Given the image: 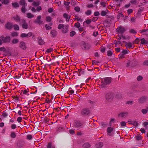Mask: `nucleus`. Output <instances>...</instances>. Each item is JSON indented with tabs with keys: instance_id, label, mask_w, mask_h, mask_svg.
Wrapping results in <instances>:
<instances>
[{
	"instance_id": "nucleus-1",
	"label": "nucleus",
	"mask_w": 148,
	"mask_h": 148,
	"mask_svg": "<svg viewBox=\"0 0 148 148\" xmlns=\"http://www.w3.org/2000/svg\"><path fill=\"white\" fill-rule=\"evenodd\" d=\"M69 26L68 25H64L62 24H59L58 27V29H62V32L63 33H67L68 31Z\"/></svg>"
},
{
	"instance_id": "nucleus-2",
	"label": "nucleus",
	"mask_w": 148,
	"mask_h": 148,
	"mask_svg": "<svg viewBox=\"0 0 148 148\" xmlns=\"http://www.w3.org/2000/svg\"><path fill=\"white\" fill-rule=\"evenodd\" d=\"M111 78L110 77H106L103 78L101 80V86L104 87L106 85L110 83Z\"/></svg>"
},
{
	"instance_id": "nucleus-3",
	"label": "nucleus",
	"mask_w": 148,
	"mask_h": 148,
	"mask_svg": "<svg viewBox=\"0 0 148 148\" xmlns=\"http://www.w3.org/2000/svg\"><path fill=\"white\" fill-rule=\"evenodd\" d=\"M116 30L118 34L121 35L125 31V30L124 27L120 26L118 27L116 29Z\"/></svg>"
},
{
	"instance_id": "nucleus-4",
	"label": "nucleus",
	"mask_w": 148,
	"mask_h": 148,
	"mask_svg": "<svg viewBox=\"0 0 148 148\" xmlns=\"http://www.w3.org/2000/svg\"><path fill=\"white\" fill-rule=\"evenodd\" d=\"M41 18L40 15L38 16L36 20L34 21V23L39 25L42 24L43 22L41 20Z\"/></svg>"
},
{
	"instance_id": "nucleus-5",
	"label": "nucleus",
	"mask_w": 148,
	"mask_h": 148,
	"mask_svg": "<svg viewBox=\"0 0 148 148\" xmlns=\"http://www.w3.org/2000/svg\"><path fill=\"white\" fill-rule=\"evenodd\" d=\"M21 24L23 28L27 29L28 28V25L25 20L22 19L21 20L20 24Z\"/></svg>"
},
{
	"instance_id": "nucleus-6",
	"label": "nucleus",
	"mask_w": 148,
	"mask_h": 148,
	"mask_svg": "<svg viewBox=\"0 0 148 148\" xmlns=\"http://www.w3.org/2000/svg\"><path fill=\"white\" fill-rule=\"evenodd\" d=\"M147 99L148 98L147 97H142L138 99V102L139 103L142 104L146 102Z\"/></svg>"
},
{
	"instance_id": "nucleus-7",
	"label": "nucleus",
	"mask_w": 148,
	"mask_h": 148,
	"mask_svg": "<svg viewBox=\"0 0 148 148\" xmlns=\"http://www.w3.org/2000/svg\"><path fill=\"white\" fill-rule=\"evenodd\" d=\"M1 40L3 42L6 43L9 42L10 40V37L9 36H7L5 37H1Z\"/></svg>"
},
{
	"instance_id": "nucleus-8",
	"label": "nucleus",
	"mask_w": 148,
	"mask_h": 148,
	"mask_svg": "<svg viewBox=\"0 0 148 148\" xmlns=\"http://www.w3.org/2000/svg\"><path fill=\"white\" fill-rule=\"evenodd\" d=\"M19 47L21 49L23 50H25L27 48V46L25 43L23 41L20 42Z\"/></svg>"
},
{
	"instance_id": "nucleus-9",
	"label": "nucleus",
	"mask_w": 148,
	"mask_h": 148,
	"mask_svg": "<svg viewBox=\"0 0 148 148\" xmlns=\"http://www.w3.org/2000/svg\"><path fill=\"white\" fill-rule=\"evenodd\" d=\"M128 113L127 112H122L118 114V117L121 118H125L128 115Z\"/></svg>"
},
{
	"instance_id": "nucleus-10",
	"label": "nucleus",
	"mask_w": 148,
	"mask_h": 148,
	"mask_svg": "<svg viewBox=\"0 0 148 148\" xmlns=\"http://www.w3.org/2000/svg\"><path fill=\"white\" fill-rule=\"evenodd\" d=\"M90 113L89 110L87 108H84L81 111V114L83 115H87Z\"/></svg>"
},
{
	"instance_id": "nucleus-11",
	"label": "nucleus",
	"mask_w": 148,
	"mask_h": 148,
	"mask_svg": "<svg viewBox=\"0 0 148 148\" xmlns=\"http://www.w3.org/2000/svg\"><path fill=\"white\" fill-rule=\"evenodd\" d=\"M32 35V34L31 32H29L28 34L22 33L21 35L20 36L21 38L27 37L29 38L31 37Z\"/></svg>"
},
{
	"instance_id": "nucleus-12",
	"label": "nucleus",
	"mask_w": 148,
	"mask_h": 148,
	"mask_svg": "<svg viewBox=\"0 0 148 148\" xmlns=\"http://www.w3.org/2000/svg\"><path fill=\"white\" fill-rule=\"evenodd\" d=\"M106 98L108 101H110L113 99V95L111 93H108L106 95Z\"/></svg>"
},
{
	"instance_id": "nucleus-13",
	"label": "nucleus",
	"mask_w": 148,
	"mask_h": 148,
	"mask_svg": "<svg viewBox=\"0 0 148 148\" xmlns=\"http://www.w3.org/2000/svg\"><path fill=\"white\" fill-rule=\"evenodd\" d=\"M125 46L127 48H133L134 47V44L131 42H125Z\"/></svg>"
},
{
	"instance_id": "nucleus-14",
	"label": "nucleus",
	"mask_w": 148,
	"mask_h": 148,
	"mask_svg": "<svg viewBox=\"0 0 148 148\" xmlns=\"http://www.w3.org/2000/svg\"><path fill=\"white\" fill-rule=\"evenodd\" d=\"M13 25L12 23L10 22L7 23L5 25V27L7 29H10L13 27Z\"/></svg>"
},
{
	"instance_id": "nucleus-15",
	"label": "nucleus",
	"mask_w": 148,
	"mask_h": 148,
	"mask_svg": "<svg viewBox=\"0 0 148 148\" xmlns=\"http://www.w3.org/2000/svg\"><path fill=\"white\" fill-rule=\"evenodd\" d=\"M82 125V123L79 121H77L75 122L74 126L76 127H79Z\"/></svg>"
},
{
	"instance_id": "nucleus-16",
	"label": "nucleus",
	"mask_w": 148,
	"mask_h": 148,
	"mask_svg": "<svg viewBox=\"0 0 148 148\" xmlns=\"http://www.w3.org/2000/svg\"><path fill=\"white\" fill-rule=\"evenodd\" d=\"M63 17L65 18L66 22H69L70 18L71 16L65 13L63 14Z\"/></svg>"
},
{
	"instance_id": "nucleus-17",
	"label": "nucleus",
	"mask_w": 148,
	"mask_h": 148,
	"mask_svg": "<svg viewBox=\"0 0 148 148\" xmlns=\"http://www.w3.org/2000/svg\"><path fill=\"white\" fill-rule=\"evenodd\" d=\"M12 18L17 22H19L21 21L20 17L18 15L13 16Z\"/></svg>"
},
{
	"instance_id": "nucleus-18",
	"label": "nucleus",
	"mask_w": 148,
	"mask_h": 148,
	"mask_svg": "<svg viewBox=\"0 0 148 148\" xmlns=\"http://www.w3.org/2000/svg\"><path fill=\"white\" fill-rule=\"evenodd\" d=\"M82 45L85 49H89L91 47L90 45L88 44H86L85 43H84Z\"/></svg>"
},
{
	"instance_id": "nucleus-19",
	"label": "nucleus",
	"mask_w": 148,
	"mask_h": 148,
	"mask_svg": "<svg viewBox=\"0 0 148 148\" xmlns=\"http://www.w3.org/2000/svg\"><path fill=\"white\" fill-rule=\"evenodd\" d=\"M148 43V42L145 40L144 38H143L140 40V43L143 45L147 44Z\"/></svg>"
},
{
	"instance_id": "nucleus-20",
	"label": "nucleus",
	"mask_w": 148,
	"mask_h": 148,
	"mask_svg": "<svg viewBox=\"0 0 148 148\" xmlns=\"http://www.w3.org/2000/svg\"><path fill=\"white\" fill-rule=\"evenodd\" d=\"M103 143H97L95 145V147L96 148H101L103 146Z\"/></svg>"
},
{
	"instance_id": "nucleus-21",
	"label": "nucleus",
	"mask_w": 148,
	"mask_h": 148,
	"mask_svg": "<svg viewBox=\"0 0 148 148\" xmlns=\"http://www.w3.org/2000/svg\"><path fill=\"white\" fill-rule=\"evenodd\" d=\"M26 15V17L29 18H31L34 17V15L31 13H27Z\"/></svg>"
},
{
	"instance_id": "nucleus-22",
	"label": "nucleus",
	"mask_w": 148,
	"mask_h": 148,
	"mask_svg": "<svg viewBox=\"0 0 148 148\" xmlns=\"http://www.w3.org/2000/svg\"><path fill=\"white\" fill-rule=\"evenodd\" d=\"M51 34L53 37H55L57 35V32L55 30H52L51 32Z\"/></svg>"
},
{
	"instance_id": "nucleus-23",
	"label": "nucleus",
	"mask_w": 148,
	"mask_h": 148,
	"mask_svg": "<svg viewBox=\"0 0 148 148\" xmlns=\"http://www.w3.org/2000/svg\"><path fill=\"white\" fill-rule=\"evenodd\" d=\"M20 5L23 6L24 5L26 6L27 4L25 3V0H21L19 2Z\"/></svg>"
},
{
	"instance_id": "nucleus-24",
	"label": "nucleus",
	"mask_w": 148,
	"mask_h": 148,
	"mask_svg": "<svg viewBox=\"0 0 148 148\" xmlns=\"http://www.w3.org/2000/svg\"><path fill=\"white\" fill-rule=\"evenodd\" d=\"M108 10H106V11H102L101 13V15L102 16H106L108 13Z\"/></svg>"
},
{
	"instance_id": "nucleus-25",
	"label": "nucleus",
	"mask_w": 148,
	"mask_h": 148,
	"mask_svg": "<svg viewBox=\"0 0 148 148\" xmlns=\"http://www.w3.org/2000/svg\"><path fill=\"white\" fill-rule=\"evenodd\" d=\"M90 146V144L87 143H85L83 145V147L85 148H88Z\"/></svg>"
},
{
	"instance_id": "nucleus-26",
	"label": "nucleus",
	"mask_w": 148,
	"mask_h": 148,
	"mask_svg": "<svg viewBox=\"0 0 148 148\" xmlns=\"http://www.w3.org/2000/svg\"><path fill=\"white\" fill-rule=\"evenodd\" d=\"M0 1L2 4H6L9 2V0H0Z\"/></svg>"
},
{
	"instance_id": "nucleus-27",
	"label": "nucleus",
	"mask_w": 148,
	"mask_h": 148,
	"mask_svg": "<svg viewBox=\"0 0 148 148\" xmlns=\"http://www.w3.org/2000/svg\"><path fill=\"white\" fill-rule=\"evenodd\" d=\"M129 124L133 125L134 126H137L138 125V123L135 121H132V122L131 123H129Z\"/></svg>"
},
{
	"instance_id": "nucleus-28",
	"label": "nucleus",
	"mask_w": 148,
	"mask_h": 148,
	"mask_svg": "<svg viewBox=\"0 0 148 148\" xmlns=\"http://www.w3.org/2000/svg\"><path fill=\"white\" fill-rule=\"evenodd\" d=\"M148 111V108H147L146 109H143L141 110V112L143 114H146Z\"/></svg>"
},
{
	"instance_id": "nucleus-29",
	"label": "nucleus",
	"mask_w": 148,
	"mask_h": 148,
	"mask_svg": "<svg viewBox=\"0 0 148 148\" xmlns=\"http://www.w3.org/2000/svg\"><path fill=\"white\" fill-rule=\"evenodd\" d=\"M13 27L14 30H18L19 29V27L18 25L17 24H15L13 25Z\"/></svg>"
},
{
	"instance_id": "nucleus-30",
	"label": "nucleus",
	"mask_w": 148,
	"mask_h": 148,
	"mask_svg": "<svg viewBox=\"0 0 148 148\" xmlns=\"http://www.w3.org/2000/svg\"><path fill=\"white\" fill-rule=\"evenodd\" d=\"M38 42L40 45H43L44 44V42L41 38H39L38 40Z\"/></svg>"
},
{
	"instance_id": "nucleus-31",
	"label": "nucleus",
	"mask_w": 148,
	"mask_h": 148,
	"mask_svg": "<svg viewBox=\"0 0 148 148\" xmlns=\"http://www.w3.org/2000/svg\"><path fill=\"white\" fill-rule=\"evenodd\" d=\"M113 128L111 127H108L107 129V132L108 134L110 133L113 130Z\"/></svg>"
},
{
	"instance_id": "nucleus-32",
	"label": "nucleus",
	"mask_w": 148,
	"mask_h": 148,
	"mask_svg": "<svg viewBox=\"0 0 148 148\" xmlns=\"http://www.w3.org/2000/svg\"><path fill=\"white\" fill-rule=\"evenodd\" d=\"M18 40L17 39H14L12 40V42L13 44H16L18 42Z\"/></svg>"
},
{
	"instance_id": "nucleus-33",
	"label": "nucleus",
	"mask_w": 148,
	"mask_h": 148,
	"mask_svg": "<svg viewBox=\"0 0 148 148\" xmlns=\"http://www.w3.org/2000/svg\"><path fill=\"white\" fill-rule=\"evenodd\" d=\"M18 33L17 32H12L11 34V36L13 37L17 36H18Z\"/></svg>"
},
{
	"instance_id": "nucleus-34",
	"label": "nucleus",
	"mask_w": 148,
	"mask_h": 148,
	"mask_svg": "<svg viewBox=\"0 0 148 148\" xmlns=\"http://www.w3.org/2000/svg\"><path fill=\"white\" fill-rule=\"evenodd\" d=\"M12 6L15 8H18L19 7V5L17 3H12Z\"/></svg>"
},
{
	"instance_id": "nucleus-35",
	"label": "nucleus",
	"mask_w": 148,
	"mask_h": 148,
	"mask_svg": "<svg viewBox=\"0 0 148 148\" xmlns=\"http://www.w3.org/2000/svg\"><path fill=\"white\" fill-rule=\"evenodd\" d=\"M140 40L138 38H136L135 40L133 42V44H138Z\"/></svg>"
},
{
	"instance_id": "nucleus-36",
	"label": "nucleus",
	"mask_w": 148,
	"mask_h": 148,
	"mask_svg": "<svg viewBox=\"0 0 148 148\" xmlns=\"http://www.w3.org/2000/svg\"><path fill=\"white\" fill-rule=\"evenodd\" d=\"M10 136L12 138H15L16 137L15 133L14 132H12L10 134Z\"/></svg>"
},
{
	"instance_id": "nucleus-37",
	"label": "nucleus",
	"mask_w": 148,
	"mask_h": 148,
	"mask_svg": "<svg viewBox=\"0 0 148 148\" xmlns=\"http://www.w3.org/2000/svg\"><path fill=\"white\" fill-rule=\"evenodd\" d=\"M26 6L25 5L22 6V8H21V11L23 13H25L26 12V9L25 8Z\"/></svg>"
},
{
	"instance_id": "nucleus-38",
	"label": "nucleus",
	"mask_w": 148,
	"mask_h": 148,
	"mask_svg": "<svg viewBox=\"0 0 148 148\" xmlns=\"http://www.w3.org/2000/svg\"><path fill=\"white\" fill-rule=\"evenodd\" d=\"M51 20V18L50 16H47L46 17V20L47 22H50Z\"/></svg>"
},
{
	"instance_id": "nucleus-39",
	"label": "nucleus",
	"mask_w": 148,
	"mask_h": 148,
	"mask_svg": "<svg viewBox=\"0 0 148 148\" xmlns=\"http://www.w3.org/2000/svg\"><path fill=\"white\" fill-rule=\"evenodd\" d=\"M40 3L39 2H34L32 3V5L35 6H37L39 5Z\"/></svg>"
},
{
	"instance_id": "nucleus-40",
	"label": "nucleus",
	"mask_w": 148,
	"mask_h": 148,
	"mask_svg": "<svg viewBox=\"0 0 148 148\" xmlns=\"http://www.w3.org/2000/svg\"><path fill=\"white\" fill-rule=\"evenodd\" d=\"M91 13V11L90 10H88L85 12L86 14L87 15H90Z\"/></svg>"
},
{
	"instance_id": "nucleus-41",
	"label": "nucleus",
	"mask_w": 148,
	"mask_h": 148,
	"mask_svg": "<svg viewBox=\"0 0 148 148\" xmlns=\"http://www.w3.org/2000/svg\"><path fill=\"white\" fill-rule=\"evenodd\" d=\"M107 55L108 56H112L113 53L111 51L109 50L107 52Z\"/></svg>"
},
{
	"instance_id": "nucleus-42",
	"label": "nucleus",
	"mask_w": 148,
	"mask_h": 148,
	"mask_svg": "<svg viewBox=\"0 0 148 148\" xmlns=\"http://www.w3.org/2000/svg\"><path fill=\"white\" fill-rule=\"evenodd\" d=\"M124 16L123 14L121 13H120L117 16V18L118 19H119L121 17H123Z\"/></svg>"
},
{
	"instance_id": "nucleus-43",
	"label": "nucleus",
	"mask_w": 148,
	"mask_h": 148,
	"mask_svg": "<svg viewBox=\"0 0 148 148\" xmlns=\"http://www.w3.org/2000/svg\"><path fill=\"white\" fill-rule=\"evenodd\" d=\"M80 25L79 23L77 22L75 23L74 25V26L77 28H79L80 27Z\"/></svg>"
},
{
	"instance_id": "nucleus-44",
	"label": "nucleus",
	"mask_w": 148,
	"mask_h": 148,
	"mask_svg": "<svg viewBox=\"0 0 148 148\" xmlns=\"http://www.w3.org/2000/svg\"><path fill=\"white\" fill-rule=\"evenodd\" d=\"M45 28H46V29L47 30H49L51 29V27L49 26L48 25L46 24L45 25Z\"/></svg>"
},
{
	"instance_id": "nucleus-45",
	"label": "nucleus",
	"mask_w": 148,
	"mask_h": 148,
	"mask_svg": "<svg viewBox=\"0 0 148 148\" xmlns=\"http://www.w3.org/2000/svg\"><path fill=\"white\" fill-rule=\"evenodd\" d=\"M120 125L121 127L125 126L126 125V123L125 122L122 121L120 123Z\"/></svg>"
},
{
	"instance_id": "nucleus-46",
	"label": "nucleus",
	"mask_w": 148,
	"mask_h": 148,
	"mask_svg": "<svg viewBox=\"0 0 148 148\" xmlns=\"http://www.w3.org/2000/svg\"><path fill=\"white\" fill-rule=\"evenodd\" d=\"M143 78V77L142 76H141L140 75H139V76H138L137 77V79L138 81H140L142 80Z\"/></svg>"
},
{
	"instance_id": "nucleus-47",
	"label": "nucleus",
	"mask_w": 148,
	"mask_h": 148,
	"mask_svg": "<svg viewBox=\"0 0 148 148\" xmlns=\"http://www.w3.org/2000/svg\"><path fill=\"white\" fill-rule=\"evenodd\" d=\"M131 64V61L130 60H128L126 66L127 67H129L130 66V64Z\"/></svg>"
},
{
	"instance_id": "nucleus-48",
	"label": "nucleus",
	"mask_w": 148,
	"mask_h": 148,
	"mask_svg": "<svg viewBox=\"0 0 148 148\" xmlns=\"http://www.w3.org/2000/svg\"><path fill=\"white\" fill-rule=\"evenodd\" d=\"M0 51H2L5 52L6 51V49L3 47L0 48Z\"/></svg>"
},
{
	"instance_id": "nucleus-49",
	"label": "nucleus",
	"mask_w": 148,
	"mask_h": 148,
	"mask_svg": "<svg viewBox=\"0 0 148 148\" xmlns=\"http://www.w3.org/2000/svg\"><path fill=\"white\" fill-rule=\"evenodd\" d=\"M144 65L148 66V60L145 61L143 63Z\"/></svg>"
},
{
	"instance_id": "nucleus-50",
	"label": "nucleus",
	"mask_w": 148,
	"mask_h": 148,
	"mask_svg": "<svg viewBox=\"0 0 148 148\" xmlns=\"http://www.w3.org/2000/svg\"><path fill=\"white\" fill-rule=\"evenodd\" d=\"M27 138L29 140H31L32 138V136L31 135H28L27 136Z\"/></svg>"
},
{
	"instance_id": "nucleus-51",
	"label": "nucleus",
	"mask_w": 148,
	"mask_h": 148,
	"mask_svg": "<svg viewBox=\"0 0 148 148\" xmlns=\"http://www.w3.org/2000/svg\"><path fill=\"white\" fill-rule=\"evenodd\" d=\"M53 49L52 48H50L49 49H47L46 50V52L47 53H49L52 51H53Z\"/></svg>"
},
{
	"instance_id": "nucleus-52",
	"label": "nucleus",
	"mask_w": 148,
	"mask_h": 148,
	"mask_svg": "<svg viewBox=\"0 0 148 148\" xmlns=\"http://www.w3.org/2000/svg\"><path fill=\"white\" fill-rule=\"evenodd\" d=\"M74 92V91L73 90H69L68 91V93L69 94H71V95L73 94Z\"/></svg>"
},
{
	"instance_id": "nucleus-53",
	"label": "nucleus",
	"mask_w": 148,
	"mask_h": 148,
	"mask_svg": "<svg viewBox=\"0 0 148 148\" xmlns=\"http://www.w3.org/2000/svg\"><path fill=\"white\" fill-rule=\"evenodd\" d=\"M133 10L132 9H129L127 10V12L128 14L132 13L133 12Z\"/></svg>"
},
{
	"instance_id": "nucleus-54",
	"label": "nucleus",
	"mask_w": 148,
	"mask_h": 148,
	"mask_svg": "<svg viewBox=\"0 0 148 148\" xmlns=\"http://www.w3.org/2000/svg\"><path fill=\"white\" fill-rule=\"evenodd\" d=\"M74 9L76 12H78L80 11V8L79 7L77 6L74 8Z\"/></svg>"
},
{
	"instance_id": "nucleus-55",
	"label": "nucleus",
	"mask_w": 148,
	"mask_h": 148,
	"mask_svg": "<svg viewBox=\"0 0 148 148\" xmlns=\"http://www.w3.org/2000/svg\"><path fill=\"white\" fill-rule=\"evenodd\" d=\"M75 32L73 31L70 33V35L71 36H73L75 34Z\"/></svg>"
},
{
	"instance_id": "nucleus-56",
	"label": "nucleus",
	"mask_w": 148,
	"mask_h": 148,
	"mask_svg": "<svg viewBox=\"0 0 148 148\" xmlns=\"http://www.w3.org/2000/svg\"><path fill=\"white\" fill-rule=\"evenodd\" d=\"M136 139L137 140H139L141 139H142V137L140 136H136Z\"/></svg>"
},
{
	"instance_id": "nucleus-57",
	"label": "nucleus",
	"mask_w": 148,
	"mask_h": 148,
	"mask_svg": "<svg viewBox=\"0 0 148 148\" xmlns=\"http://www.w3.org/2000/svg\"><path fill=\"white\" fill-rule=\"evenodd\" d=\"M22 119V118L21 117H18L17 119V121L18 122L20 123Z\"/></svg>"
},
{
	"instance_id": "nucleus-58",
	"label": "nucleus",
	"mask_w": 148,
	"mask_h": 148,
	"mask_svg": "<svg viewBox=\"0 0 148 148\" xmlns=\"http://www.w3.org/2000/svg\"><path fill=\"white\" fill-rule=\"evenodd\" d=\"M130 32L133 33V34H136V32L135 31L132 29H130Z\"/></svg>"
},
{
	"instance_id": "nucleus-59",
	"label": "nucleus",
	"mask_w": 148,
	"mask_h": 148,
	"mask_svg": "<svg viewBox=\"0 0 148 148\" xmlns=\"http://www.w3.org/2000/svg\"><path fill=\"white\" fill-rule=\"evenodd\" d=\"M16 127V125L15 124H12L11 125V128L12 129H14Z\"/></svg>"
},
{
	"instance_id": "nucleus-60",
	"label": "nucleus",
	"mask_w": 148,
	"mask_h": 148,
	"mask_svg": "<svg viewBox=\"0 0 148 148\" xmlns=\"http://www.w3.org/2000/svg\"><path fill=\"white\" fill-rule=\"evenodd\" d=\"M52 146L51 143H48V144L47 146V148H51Z\"/></svg>"
},
{
	"instance_id": "nucleus-61",
	"label": "nucleus",
	"mask_w": 148,
	"mask_h": 148,
	"mask_svg": "<svg viewBox=\"0 0 148 148\" xmlns=\"http://www.w3.org/2000/svg\"><path fill=\"white\" fill-rule=\"evenodd\" d=\"M106 48L104 47H102L101 48V51L102 53H103L105 51Z\"/></svg>"
},
{
	"instance_id": "nucleus-62",
	"label": "nucleus",
	"mask_w": 148,
	"mask_h": 148,
	"mask_svg": "<svg viewBox=\"0 0 148 148\" xmlns=\"http://www.w3.org/2000/svg\"><path fill=\"white\" fill-rule=\"evenodd\" d=\"M36 10L37 11L39 12L42 10V8L41 6H38L37 7Z\"/></svg>"
},
{
	"instance_id": "nucleus-63",
	"label": "nucleus",
	"mask_w": 148,
	"mask_h": 148,
	"mask_svg": "<svg viewBox=\"0 0 148 148\" xmlns=\"http://www.w3.org/2000/svg\"><path fill=\"white\" fill-rule=\"evenodd\" d=\"M71 4L73 6H75L76 5L75 1H71Z\"/></svg>"
},
{
	"instance_id": "nucleus-64",
	"label": "nucleus",
	"mask_w": 148,
	"mask_h": 148,
	"mask_svg": "<svg viewBox=\"0 0 148 148\" xmlns=\"http://www.w3.org/2000/svg\"><path fill=\"white\" fill-rule=\"evenodd\" d=\"M105 3L103 2H101L100 3V4L102 5L103 7H106Z\"/></svg>"
}]
</instances>
